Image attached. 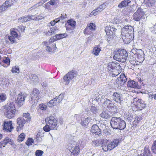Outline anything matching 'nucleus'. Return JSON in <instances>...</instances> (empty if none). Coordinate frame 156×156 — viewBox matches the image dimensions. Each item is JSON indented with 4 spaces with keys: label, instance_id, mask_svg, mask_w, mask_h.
I'll use <instances>...</instances> for the list:
<instances>
[{
    "label": "nucleus",
    "instance_id": "nucleus-51",
    "mask_svg": "<svg viewBox=\"0 0 156 156\" xmlns=\"http://www.w3.org/2000/svg\"><path fill=\"white\" fill-rule=\"evenodd\" d=\"M144 1L147 3V4H148L147 5H149V4H150L152 5L151 4H153L155 3L154 0H145Z\"/></svg>",
    "mask_w": 156,
    "mask_h": 156
},
{
    "label": "nucleus",
    "instance_id": "nucleus-9",
    "mask_svg": "<svg viewBox=\"0 0 156 156\" xmlns=\"http://www.w3.org/2000/svg\"><path fill=\"white\" fill-rule=\"evenodd\" d=\"M16 0H8L0 7V12L6 10L8 7L12 5Z\"/></svg>",
    "mask_w": 156,
    "mask_h": 156
},
{
    "label": "nucleus",
    "instance_id": "nucleus-47",
    "mask_svg": "<svg viewBox=\"0 0 156 156\" xmlns=\"http://www.w3.org/2000/svg\"><path fill=\"white\" fill-rule=\"evenodd\" d=\"M102 149L105 151H107L108 150H109V148L108 147V145L107 146L105 145V144H103L102 146Z\"/></svg>",
    "mask_w": 156,
    "mask_h": 156
},
{
    "label": "nucleus",
    "instance_id": "nucleus-60",
    "mask_svg": "<svg viewBox=\"0 0 156 156\" xmlns=\"http://www.w3.org/2000/svg\"><path fill=\"white\" fill-rule=\"evenodd\" d=\"M44 18L43 16L41 15L37 16L36 20H40Z\"/></svg>",
    "mask_w": 156,
    "mask_h": 156
},
{
    "label": "nucleus",
    "instance_id": "nucleus-16",
    "mask_svg": "<svg viewBox=\"0 0 156 156\" xmlns=\"http://www.w3.org/2000/svg\"><path fill=\"white\" fill-rule=\"evenodd\" d=\"M17 122L19 126H17V130L19 131L22 129L26 123V120L23 117H19L17 119Z\"/></svg>",
    "mask_w": 156,
    "mask_h": 156
},
{
    "label": "nucleus",
    "instance_id": "nucleus-35",
    "mask_svg": "<svg viewBox=\"0 0 156 156\" xmlns=\"http://www.w3.org/2000/svg\"><path fill=\"white\" fill-rule=\"evenodd\" d=\"M72 151H73L72 152V153H73L74 154H79L80 152V149L79 147H78V146H76L75 147Z\"/></svg>",
    "mask_w": 156,
    "mask_h": 156
},
{
    "label": "nucleus",
    "instance_id": "nucleus-27",
    "mask_svg": "<svg viewBox=\"0 0 156 156\" xmlns=\"http://www.w3.org/2000/svg\"><path fill=\"white\" fill-rule=\"evenodd\" d=\"M127 86L132 88L137 87L138 86V83L133 80L129 81L127 83Z\"/></svg>",
    "mask_w": 156,
    "mask_h": 156
},
{
    "label": "nucleus",
    "instance_id": "nucleus-32",
    "mask_svg": "<svg viewBox=\"0 0 156 156\" xmlns=\"http://www.w3.org/2000/svg\"><path fill=\"white\" fill-rule=\"evenodd\" d=\"M30 16H28L26 17H23L18 19L19 22L23 23L30 21Z\"/></svg>",
    "mask_w": 156,
    "mask_h": 156
},
{
    "label": "nucleus",
    "instance_id": "nucleus-24",
    "mask_svg": "<svg viewBox=\"0 0 156 156\" xmlns=\"http://www.w3.org/2000/svg\"><path fill=\"white\" fill-rule=\"evenodd\" d=\"M90 120V118L83 119L81 120L80 124L83 127H87Z\"/></svg>",
    "mask_w": 156,
    "mask_h": 156
},
{
    "label": "nucleus",
    "instance_id": "nucleus-48",
    "mask_svg": "<svg viewBox=\"0 0 156 156\" xmlns=\"http://www.w3.org/2000/svg\"><path fill=\"white\" fill-rule=\"evenodd\" d=\"M17 30L20 32H23L25 30V27L23 26H20L17 27Z\"/></svg>",
    "mask_w": 156,
    "mask_h": 156
},
{
    "label": "nucleus",
    "instance_id": "nucleus-42",
    "mask_svg": "<svg viewBox=\"0 0 156 156\" xmlns=\"http://www.w3.org/2000/svg\"><path fill=\"white\" fill-rule=\"evenodd\" d=\"M68 24L72 27H74L76 25V22L73 20H69L67 21Z\"/></svg>",
    "mask_w": 156,
    "mask_h": 156
},
{
    "label": "nucleus",
    "instance_id": "nucleus-50",
    "mask_svg": "<svg viewBox=\"0 0 156 156\" xmlns=\"http://www.w3.org/2000/svg\"><path fill=\"white\" fill-rule=\"evenodd\" d=\"M39 108L42 110H45L47 108V106L43 104L40 105Z\"/></svg>",
    "mask_w": 156,
    "mask_h": 156
},
{
    "label": "nucleus",
    "instance_id": "nucleus-52",
    "mask_svg": "<svg viewBox=\"0 0 156 156\" xmlns=\"http://www.w3.org/2000/svg\"><path fill=\"white\" fill-rule=\"evenodd\" d=\"M42 44L43 45L46 46L47 47V46H49L48 45H49L51 44L48 41H46L43 42Z\"/></svg>",
    "mask_w": 156,
    "mask_h": 156
},
{
    "label": "nucleus",
    "instance_id": "nucleus-53",
    "mask_svg": "<svg viewBox=\"0 0 156 156\" xmlns=\"http://www.w3.org/2000/svg\"><path fill=\"white\" fill-rule=\"evenodd\" d=\"M90 110L93 113H95L97 112V109L94 106H91Z\"/></svg>",
    "mask_w": 156,
    "mask_h": 156
},
{
    "label": "nucleus",
    "instance_id": "nucleus-38",
    "mask_svg": "<svg viewBox=\"0 0 156 156\" xmlns=\"http://www.w3.org/2000/svg\"><path fill=\"white\" fill-rule=\"evenodd\" d=\"M23 117L26 119V120L27 121H30L31 120L30 114L28 113H24L23 114Z\"/></svg>",
    "mask_w": 156,
    "mask_h": 156
},
{
    "label": "nucleus",
    "instance_id": "nucleus-43",
    "mask_svg": "<svg viewBox=\"0 0 156 156\" xmlns=\"http://www.w3.org/2000/svg\"><path fill=\"white\" fill-rule=\"evenodd\" d=\"M34 143V140L32 138H29L26 143V144L29 146L32 145Z\"/></svg>",
    "mask_w": 156,
    "mask_h": 156
},
{
    "label": "nucleus",
    "instance_id": "nucleus-61",
    "mask_svg": "<svg viewBox=\"0 0 156 156\" xmlns=\"http://www.w3.org/2000/svg\"><path fill=\"white\" fill-rule=\"evenodd\" d=\"M44 8L45 9H49V8H50V6L49 5V4L48 3V2L45 4L44 5Z\"/></svg>",
    "mask_w": 156,
    "mask_h": 156
},
{
    "label": "nucleus",
    "instance_id": "nucleus-55",
    "mask_svg": "<svg viewBox=\"0 0 156 156\" xmlns=\"http://www.w3.org/2000/svg\"><path fill=\"white\" fill-rule=\"evenodd\" d=\"M56 22L54 20H53L51 21L48 24V26L50 27L51 26H54L56 24Z\"/></svg>",
    "mask_w": 156,
    "mask_h": 156
},
{
    "label": "nucleus",
    "instance_id": "nucleus-44",
    "mask_svg": "<svg viewBox=\"0 0 156 156\" xmlns=\"http://www.w3.org/2000/svg\"><path fill=\"white\" fill-rule=\"evenodd\" d=\"M104 101L103 103L104 104L106 105H108V107H109L110 104H111L112 101L109 100L106 98L104 99Z\"/></svg>",
    "mask_w": 156,
    "mask_h": 156
},
{
    "label": "nucleus",
    "instance_id": "nucleus-18",
    "mask_svg": "<svg viewBox=\"0 0 156 156\" xmlns=\"http://www.w3.org/2000/svg\"><path fill=\"white\" fill-rule=\"evenodd\" d=\"M116 30V29L112 26H107L105 29L106 34L108 35L113 34Z\"/></svg>",
    "mask_w": 156,
    "mask_h": 156
},
{
    "label": "nucleus",
    "instance_id": "nucleus-33",
    "mask_svg": "<svg viewBox=\"0 0 156 156\" xmlns=\"http://www.w3.org/2000/svg\"><path fill=\"white\" fill-rule=\"evenodd\" d=\"M47 48L46 49V51L48 52H54L56 50V47L55 44L53 45V47L51 48L50 46H47Z\"/></svg>",
    "mask_w": 156,
    "mask_h": 156
},
{
    "label": "nucleus",
    "instance_id": "nucleus-13",
    "mask_svg": "<svg viewBox=\"0 0 156 156\" xmlns=\"http://www.w3.org/2000/svg\"><path fill=\"white\" fill-rule=\"evenodd\" d=\"M10 36H8V38L11 43L13 44L15 42L16 38L17 37L18 35L14 29L10 30Z\"/></svg>",
    "mask_w": 156,
    "mask_h": 156
},
{
    "label": "nucleus",
    "instance_id": "nucleus-62",
    "mask_svg": "<svg viewBox=\"0 0 156 156\" xmlns=\"http://www.w3.org/2000/svg\"><path fill=\"white\" fill-rule=\"evenodd\" d=\"M6 145L4 143V142L3 141L2 142L0 143V148H2L4 147Z\"/></svg>",
    "mask_w": 156,
    "mask_h": 156
},
{
    "label": "nucleus",
    "instance_id": "nucleus-39",
    "mask_svg": "<svg viewBox=\"0 0 156 156\" xmlns=\"http://www.w3.org/2000/svg\"><path fill=\"white\" fill-rule=\"evenodd\" d=\"M25 137V135L24 133H21L18 136V140L19 142L23 141Z\"/></svg>",
    "mask_w": 156,
    "mask_h": 156
},
{
    "label": "nucleus",
    "instance_id": "nucleus-23",
    "mask_svg": "<svg viewBox=\"0 0 156 156\" xmlns=\"http://www.w3.org/2000/svg\"><path fill=\"white\" fill-rule=\"evenodd\" d=\"M119 66L118 64H115L114 62H112L108 63L107 66V69L109 71H112L113 69H115L117 66Z\"/></svg>",
    "mask_w": 156,
    "mask_h": 156
},
{
    "label": "nucleus",
    "instance_id": "nucleus-3",
    "mask_svg": "<svg viewBox=\"0 0 156 156\" xmlns=\"http://www.w3.org/2000/svg\"><path fill=\"white\" fill-rule=\"evenodd\" d=\"M113 58L115 59L123 62L126 61L127 57V53L124 49L116 50L114 52Z\"/></svg>",
    "mask_w": 156,
    "mask_h": 156
},
{
    "label": "nucleus",
    "instance_id": "nucleus-19",
    "mask_svg": "<svg viewBox=\"0 0 156 156\" xmlns=\"http://www.w3.org/2000/svg\"><path fill=\"white\" fill-rule=\"evenodd\" d=\"M119 143V140L115 139L113 141L110 142L108 144L109 151H111L117 147Z\"/></svg>",
    "mask_w": 156,
    "mask_h": 156
},
{
    "label": "nucleus",
    "instance_id": "nucleus-45",
    "mask_svg": "<svg viewBox=\"0 0 156 156\" xmlns=\"http://www.w3.org/2000/svg\"><path fill=\"white\" fill-rule=\"evenodd\" d=\"M99 13L98 12V11L96 9H95L91 12L89 16L90 17L92 16L93 15L95 16Z\"/></svg>",
    "mask_w": 156,
    "mask_h": 156
},
{
    "label": "nucleus",
    "instance_id": "nucleus-29",
    "mask_svg": "<svg viewBox=\"0 0 156 156\" xmlns=\"http://www.w3.org/2000/svg\"><path fill=\"white\" fill-rule=\"evenodd\" d=\"M2 61L4 64L2 65L4 67H7L10 64V60L8 58H5L2 60Z\"/></svg>",
    "mask_w": 156,
    "mask_h": 156
},
{
    "label": "nucleus",
    "instance_id": "nucleus-49",
    "mask_svg": "<svg viewBox=\"0 0 156 156\" xmlns=\"http://www.w3.org/2000/svg\"><path fill=\"white\" fill-rule=\"evenodd\" d=\"M99 141L98 140H95L92 141V145L94 147H97L98 146Z\"/></svg>",
    "mask_w": 156,
    "mask_h": 156
},
{
    "label": "nucleus",
    "instance_id": "nucleus-41",
    "mask_svg": "<svg viewBox=\"0 0 156 156\" xmlns=\"http://www.w3.org/2000/svg\"><path fill=\"white\" fill-rule=\"evenodd\" d=\"M7 98V96L4 93H2L0 94V100L2 101H4Z\"/></svg>",
    "mask_w": 156,
    "mask_h": 156
},
{
    "label": "nucleus",
    "instance_id": "nucleus-20",
    "mask_svg": "<svg viewBox=\"0 0 156 156\" xmlns=\"http://www.w3.org/2000/svg\"><path fill=\"white\" fill-rule=\"evenodd\" d=\"M91 132L98 135H99L101 134V131L100 129L98 126L96 125H93L91 129Z\"/></svg>",
    "mask_w": 156,
    "mask_h": 156
},
{
    "label": "nucleus",
    "instance_id": "nucleus-5",
    "mask_svg": "<svg viewBox=\"0 0 156 156\" xmlns=\"http://www.w3.org/2000/svg\"><path fill=\"white\" fill-rule=\"evenodd\" d=\"M77 75L76 72L73 71H70L65 75L63 77V83L66 85H68L71 80Z\"/></svg>",
    "mask_w": 156,
    "mask_h": 156
},
{
    "label": "nucleus",
    "instance_id": "nucleus-6",
    "mask_svg": "<svg viewBox=\"0 0 156 156\" xmlns=\"http://www.w3.org/2000/svg\"><path fill=\"white\" fill-rule=\"evenodd\" d=\"M2 126L3 130L7 132H10L14 128L11 121H4L2 124Z\"/></svg>",
    "mask_w": 156,
    "mask_h": 156
},
{
    "label": "nucleus",
    "instance_id": "nucleus-11",
    "mask_svg": "<svg viewBox=\"0 0 156 156\" xmlns=\"http://www.w3.org/2000/svg\"><path fill=\"white\" fill-rule=\"evenodd\" d=\"M62 96V95H60L57 98H56L51 100L48 103V106L49 107H52L55 105H58L62 100L61 97Z\"/></svg>",
    "mask_w": 156,
    "mask_h": 156
},
{
    "label": "nucleus",
    "instance_id": "nucleus-22",
    "mask_svg": "<svg viewBox=\"0 0 156 156\" xmlns=\"http://www.w3.org/2000/svg\"><path fill=\"white\" fill-rule=\"evenodd\" d=\"M29 78L31 81V83L36 84L39 82L38 78L36 75L33 74H30L29 76Z\"/></svg>",
    "mask_w": 156,
    "mask_h": 156
},
{
    "label": "nucleus",
    "instance_id": "nucleus-21",
    "mask_svg": "<svg viewBox=\"0 0 156 156\" xmlns=\"http://www.w3.org/2000/svg\"><path fill=\"white\" fill-rule=\"evenodd\" d=\"M113 99L116 102L119 103H120L122 101V98L121 95L117 92H115L113 94Z\"/></svg>",
    "mask_w": 156,
    "mask_h": 156
},
{
    "label": "nucleus",
    "instance_id": "nucleus-14",
    "mask_svg": "<svg viewBox=\"0 0 156 156\" xmlns=\"http://www.w3.org/2000/svg\"><path fill=\"white\" fill-rule=\"evenodd\" d=\"M25 96L24 94L20 93L18 94L16 103H17L19 107H21L23 104Z\"/></svg>",
    "mask_w": 156,
    "mask_h": 156
},
{
    "label": "nucleus",
    "instance_id": "nucleus-57",
    "mask_svg": "<svg viewBox=\"0 0 156 156\" xmlns=\"http://www.w3.org/2000/svg\"><path fill=\"white\" fill-rule=\"evenodd\" d=\"M57 40V39L56 38H55L54 37H52L50 38V39L48 41L50 44L51 42H53L55 41H56Z\"/></svg>",
    "mask_w": 156,
    "mask_h": 156
},
{
    "label": "nucleus",
    "instance_id": "nucleus-46",
    "mask_svg": "<svg viewBox=\"0 0 156 156\" xmlns=\"http://www.w3.org/2000/svg\"><path fill=\"white\" fill-rule=\"evenodd\" d=\"M44 152L40 150H37L35 152V155L36 156H41Z\"/></svg>",
    "mask_w": 156,
    "mask_h": 156
},
{
    "label": "nucleus",
    "instance_id": "nucleus-56",
    "mask_svg": "<svg viewBox=\"0 0 156 156\" xmlns=\"http://www.w3.org/2000/svg\"><path fill=\"white\" fill-rule=\"evenodd\" d=\"M66 18V14H62L61 16L59 17L60 20H63Z\"/></svg>",
    "mask_w": 156,
    "mask_h": 156
},
{
    "label": "nucleus",
    "instance_id": "nucleus-30",
    "mask_svg": "<svg viewBox=\"0 0 156 156\" xmlns=\"http://www.w3.org/2000/svg\"><path fill=\"white\" fill-rule=\"evenodd\" d=\"M101 49L100 48L97 47H95L93 49L92 53L96 56H98L99 55Z\"/></svg>",
    "mask_w": 156,
    "mask_h": 156
},
{
    "label": "nucleus",
    "instance_id": "nucleus-12",
    "mask_svg": "<svg viewBox=\"0 0 156 156\" xmlns=\"http://www.w3.org/2000/svg\"><path fill=\"white\" fill-rule=\"evenodd\" d=\"M133 28L131 26L128 25L126 26L122 29L121 34H124L128 33L133 35Z\"/></svg>",
    "mask_w": 156,
    "mask_h": 156
},
{
    "label": "nucleus",
    "instance_id": "nucleus-28",
    "mask_svg": "<svg viewBox=\"0 0 156 156\" xmlns=\"http://www.w3.org/2000/svg\"><path fill=\"white\" fill-rule=\"evenodd\" d=\"M59 30L58 27L56 26L54 27L51 28L50 30L48 31V32L51 34H54L57 33L58 31Z\"/></svg>",
    "mask_w": 156,
    "mask_h": 156
},
{
    "label": "nucleus",
    "instance_id": "nucleus-63",
    "mask_svg": "<svg viewBox=\"0 0 156 156\" xmlns=\"http://www.w3.org/2000/svg\"><path fill=\"white\" fill-rule=\"evenodd\" d=\"M100 8H101L102 9H105L106 7V5L105 4H102L101 5H100L99 6Z\"/></svg>",
    "mask_w": 156,
    "mask_h": 156
},
{
    "label": "nucleus",
    "instance_id": "nucleus-58",
    "mask_svg": "<svg viewBox=\"0 0 156 156\" xmlns=\"http://www.w3.org/2000/svg\"><path fill=\"white\" fill-rule=\"evenodd\" d=\"M37 15H32L30 16V21L31 20H36Z\"/></svg>",
    "mask_w": 156,
    "mask_h": 156
},
{
    "label": "nucleus",
    "instance_id": "nucleus-26",
    "mask_svg": "<svg viewBox=\"0 0 156 156\" xmlns=\"http://www.w3.org/2000/svg\"><path fill=\"white\" fill-rule=\"evenodd\" d=\"M110 112L107 110L103 111L100 114V116L102 118L108 119L111 117Z\"/></svg>",
    "mask_w": 156,
    "mask_h": 156
},
{
    "label": "nucleus",
    "instance_id": "nucleus-36",
    "mask_svg": "<svg viewBox=\"0 0 156 156\" xmlns=\"http://www.w3.org/2000/svg\"><path fill=\"white\" fill-rule=\"evenodd\" d=\"M12 72L13 73H20V70L19 67L17 66L13 67L12 69Z\"/></svg>",
    "mask_w": 156,
    "mask_h": 156
},
{
    "label": "nucleus",
    "instance_id": "nucleus-25",
    "mask_svg": "<svg viewBox=\"0 0 156 156\" xmlns=\"http://www.w3.org/2000/svg\"><path fill=\"white\" fill-rule=\"evenodd\" d=\"M130 2V0H124L121 2L118 5L119 9L125 7L128 5V4Z\"/></svg>",
    "mask_w": 156,
    "mask_h": 156
},
{
    "label": "nucleus",
    "instance_id": "nucleus-37",
    "mask_svg": "<svg viewBox=\"0 0 156 156\" xmlns=\"http://www.w3.org/2000/svg\"><path fill=\"white\" fill-rule=\"evenodd\" d=\"M152 152L154 154H156V140L154 141L151 148Z\"/></svg>",
    "mask_w": 156,
    "mask_h": 156
},
{
    "label": "nucleus",
    "instance_id": "nucleus-8",
    "mask_svg": "<svg viewBox=\"0 0 156 156\" xmlns=\"http://www.w3.org/2000/svg\"><path fill=\"white\" fill-rule=\"evenodd\" d=\"M144 14V13L142 10L141 8H139L133 14V19L139 21L142 19Z\"/></svg>",
    "mask_w": 156,
    "mask_h": 156
},
{
    "label": "nucleus",
    "instance_id": "nucleus-17",
    "mask_svg": "<svg viewBox=\"0 0 156 156\" xmlns=\"http://www.w3.org/2000/svg\"><path fill=\"white\" fill-rule=\"evenodd\" d=\"M122 39H123L124 42L126 43H129L133 40L134 38L133 35H131V34L128 33L124 34H122Z\"/></svg>",
    "mask_w": 156,
    "mask_h": 156
},
{
    "label": "nucleus",
    "instance_id": "nucleus-1",
    "mask_svg": "<svg viewBox=\"0 0 156 156\" xmlns=\"http://www.w3.org/2000/svg\"><path fill=\"white\" fill-rule=\"evenodd\" d=\"M45 121L46 125L43 127V129L44 131L48 132L50 130L57 129V120L54 117L50 116L47 117L45 119Z\"/></svg>",
    "mask_w": 156,
    "mask_h": 156
},
{
    "label": "nucleus",
    "instance_id": "nucleus-64",
    "mask_svg": "<svg viewBox=\"0 0 156 156\" xmlns=\"http://www.w3.org/2000/svg\"><path fill=\"white\" fill-rule=\"evenodd\" d=\"M96 9L98 11V12L100 13L101 11L103 10V9H102L101 8H100V7H98L97 8V9Z\"/></svg>",
    "mask_w": 156,
    "mask_h": 156
},
{
    "label": "nucleus",
    "instance_id": "nucleus-31",
    "mask_svg": "<svg viewBox=\"0 0 156 156\" xmlns=\"http://www.w3.org/2000/svg\"><path fill=\"white\" fill-rule=\"evenodd\" d=\"M67 35H68L67 34L63 33L62 34H56L55 35V37L57 39L59 40L66 37Z\"/></svg>",
    "mask_w": 156,
    "mask_h": 156
},
{
    "label": "nucleus",
    "instance_id": "nucleus-10",
    "mask_svg": "<svg viewBox=\"0 0 156 156\" xmlns=\"http://www.w3.org/2000/svg\"><path fill=\"white\" fill-rule=\"evenodd\" d=\"M95 27L94 23H90L84 30V33L87 34H90L92 33L93 31L95 30Z\"/></svg>",
    "mask_w": 156,
    "mask_h": 156
},
{
    "label": "nucleus",
    "instance_id": "nucleus-59",
    "mask_svg": "<svg viewBox=\"0 0 156 156\" xmlns=\"http://www.w3.org/2000/svg\"><path fill=\"white\" fill-rule=\"evenodd\" d=\"M74 118L76 120L79 121L81 117L80 115L78 114H75L74 115Z\"/></svg>",
    "mask_w": 156,
    "mask_h": 156
},
{
    "label": "nucleus",
    "instance_id": "nucleus-2",
    "mask_svg": "<svg viewBox=\"0 0 156 156\" xmlns=\"http://www.w3.org/2000/svg\"><path fill=\"white\" fill-rule=\"evenodd\" d=\"M110 123L112 128L115 129H123L126 126L125 122L120 117H112Z\"/></svg>",
    "mask_w": 156,
    "mask_h": 156
},
{
    "label": "nucleus",
    "instance_id": "nucleus-7",
    "mask_svg": "<svg viewBox=\"0 0 156 156\" xmlns=\"http://www.w3.org/2000/svg\"><path fill=\"white\" fill-rule=\"evenodd\" d=\"M42 98L41 94L37 89H35L33 91L30 100L33 101L34 99L35 102V101H37L38 100H41Z\"/></svg>",
    "mask_w": 156,
    "mask_h": 156
},
{
    "label": "nucleus",
    "instance_id": "nucleus-54",
    "mask_svg": "<svg viewBox=\"0 0 156 156\" xmlns=\"http://www.w3.org/2000/svg\"><path fill=\"white\" fill-rule=\"evenodd\" d=\"M48 3L49 4L52 5H54L56 4L55 0H51L50 1L48 2Z\"/></svg>",
    "mask_w": 156,
    "mask_h": 156
},
{
    "label": "nucleus",
    "instance_id": "nucleus-15",
    "mask_svg": "<svg viewBox=\"0 0 156 156\" xmlns=\"http://www.w3.org/2000/svg\"><path fill=\"white\" fill-rule=\"evenodd\" d=\"M127 80L126 76L124 74H121L120 76L117 78L116 82L119 86H121L125 83Z\"/></svg>",
    "mask_w": 156,
    "mask_h": 156
},
{
    "label": "nucleus",
    "instance_id": "nucleus-34",
    "mask_svg": "<svg viewBox=\"0 0 156 156\" xmlns=\"http://www.w3.org/2000/svg\"><path fill=\"white\" fill-rule=\"evenodd\" d=\"M137 105L138 106H140L142 108L145 106V104L144 103V101L141 99H138L137 101Z\"/></svg>",
    "mask_w": 156,
    "mask_h": 156
},
{
    "label": "nucleus",
    "instance_id": "nucleus-4",
    "mask_svg": "<svg viewBox=\"0 0 156 156\" xmlns=\"http://www.w3.org/2000/svg\"><path fill=\"white\" fill-rule=\"evenodd\" d=\"M16 109L13 102H10L6 106L5 115L9 119L12 118L14 116L15 114Z\"/></svg>",
    "mask_w": 156,
    "mask_h": 156
},
{
    "label": "nucleus",
    "instance_id": "nucleus-40",
    "mask_svg": "<svg viewBox=\"0 0 156 156\" xmlns=\"http://www.w3.org/2000/svg\"><path fill=\"white\" fill-rule=\"evenodd\" d=\"M3 142H4V143L6 145L8 144H12L13 143V141L8 137L5 138L3 140Z\"/></svg>",
    "mask_w": 156,
    "mask_h": 156
}]
</instances>
